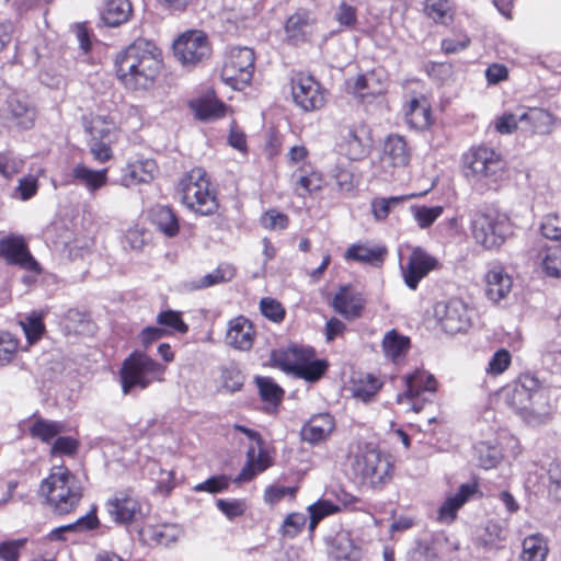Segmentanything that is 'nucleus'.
Here are the masks:
<instances>
[{"label": "nucleus", "instance_id": "1", "mask_svg": "<svg viewBox=\"0 0 561 561\" xmlns=\"http://www.w3.org/2000/svg\"><path fill=\"white\" fill-rule=\"evenodd\" d=\"M162 66L160 49L151 41L137 38L115 57L116 75L129 90H147Z\"/></svg>", "mask_w": 561, "mask_h": 561}, {"label": "nucleus", "instance_id": "2", "mask_svg": "<svg viewBox=\"0 0 561 561\" xmlns=\"http://www.w3.org/2000/svg\"><path fill=\"white\" fill-rule=\"evenodd\" d=\"M506 404L525 422L531 425L543 423L549 414L547 391L538 379L523 375L505 389Z\"/></svg>", "mask_w": 561, "mask_h": 561}, {"label": "nucleus", "instance_id": "3", "mask_svg": "<svg viewBox=\"0 0 561 561\" xmlns=\"http://www.w3.org/2000/svg\"><path fill=\"white\" fill-rule=\"evenodd\" d=\"M38 492L51 511L60 516L75 511L83 496L81 482L64 466L53 468L41 482Z\"/></svg>", "mask_w": 561, "mask_h": 561}, {"label": "nucleus", "instance_id": "4", "mask_svg": "<svg viewBox=\"0 0 561 561\" xmlns=\"http://www.w3.org/2000/svg\"><path fill=\"white\" fill-rule=\"evenodd\" d=\"M465 176L483 193L496 190L504 179L505 162L501 154L491 148H472L463 157Z\"/></svg>", "mask_w": 561, "mask_h": 561}, {"label": "nucleus", "instance_id": "5", "mask_svg": "<svg viewBox=\"0 0 561 561\" xmlns=\"http://www.w3.org/2000/svg\"><path fill=\"white\" fill-rule=\"evenodd\" d=\"M165 367L145 353L134 352L123 363L119 377L124 394L145 390L153 381H162Z\"/></svg>", "mask_w": 561, "mask_h": 561}, {"label": "nucleus", "instance_id": "6", "mask_svg": "<svg viewBox=\"0 0 561 561\" xmlns=\"http://www.w3.org/2000/svg\"><path fill=\"white\" fill-rule=\"evenodd\" d=\"M182 203L199 215L214 214L218 207L215 195L209 191V181L203 169H193L178 185Z\"/></svg>", "mask_w": 561, "mask_h": 561}, {"label": "nucleus", "instance_id": "7", "mask_svg": "<svg viewBox=\"0 0 561 561\" xmlns=\"http://www.w3.org/2000/svg\"><path fill=\"white\" fill-rule=\"evenodd\" d=\"M470 222L473 239L486 250L502 245L511 228L508 217L492 209L471 211Z\"/></svg>", "mask_w": 561, "mask_h": 561}, {"label": "nucleus", "instance_id": "8", "mask_svg": "<svg viewBox=\"0 0 561 561\" xmlns=\"http://www.w3.org/2000/svg\"><path fill=\"white\" fill-rule=\"evenodd\" d=\"M392 466L387 456L375 448L360 450L352 462L353 473L370 488H381L391 478Z\"/></svg>", "mask_w": 561, "mask_h": 561}, {"label": "nucleus", "instance_id": "9", "mask_svg": "<svg viewBox=\"0 0 561 561\" xmlns=\"http://www.w3.org/2000/svg\"><path fill=\"white\" fill-rule=\"evenodd\" d=\"M254 51L249 47H233L228 53L220 77L236 90H242L252 80L254 72Z\"/></svg>", "mask_w": 561, "mask_h": 561}, {"label": "nucleus", "instance_id": "10", "mask_svg": "<svg viewBox=\"0 0 561 561\" xmlns=\"http://www.w3.org/2000/svg\"><path fill=\"white\" fill-rule=\"evenodd\" d=\"M174 56L185 67H195L211 55L208 36L198 30L183 33L173 44Z\"/></svg>", "mask_w": 561, "mask_h": 561}, {"label": "nucleus", "instance_id": "11", "mask_svg": "<svg viewBox=\"0 0 561 561\" xmlns=\"http://www.w3.org/2000/svg\"><path fill=\"white\" fill-rule=\"evenodd\" d=\"M405 391L397 396V402L417 413L430 401L428 396L435 392L436 379L424 370H416L405 377Z\"/></svg>", "mask_w": 561, "mask_h": 561}, {"label": "nucleus", "instance_id": "12", "mask_svg": "<svg viewBox=\"0 0 561 561\" xmlns=\"http://www.w3.org/2000/svg\"><path fill=\"white\" fill-rule=\"evenodd\" d=\"M291 95L295 104L305 112L321 110L327 103V91L311 76L297 75L291 80Z\"/></svg>", "mask_w": 561, "mask_h": 561}, {"label": "nucleus", "instance_id": "13", "mask_svg": "<svg viewBox=\"0 0 561 561\" xmlns=\"http://www.w3.org/2000/svg\"><path fill=\"white\" fill-rule=\"evenodd\" d=\"M434 314L442 329L448 334L463 332L471 323L467 304L458 298L436 302Z\"/></svg>", "mask_w": 561, "mask_h": 561}, {"label": "nucleus", "instance_id": "14", "mask_svg": "<svg viewBox=\"0 0 561 561\" xmlns=\"http://www.w3.org/2000/svg\"><path fill=\"white\" fill-rule=\"evenodd\" d=\"M111 518L121 525L137 522L142 516L141 504L129 491H118L105 503Z\"/></svg>", "mask_w": 561, "mask_h": 561}, {"label": "nucleus", "instance_id": "15", "mask_svg": "<svg viewBox=\"0 0 561 561\" xmlns=\"http://www.w3.org/2000/svg\"><path fill=\"white\" fill-rule=\"evenodd\" d=\"M0 255L9 264L19 265L20 267L39 273V264L30 253L26 243L20 237H9L0 241Z\"/></svg>", "mask_w": 561, "mask_h": 561}, {"label": "nucleus", "instance_id": "16", "mask_svg": "<svg viewBox=\"0 0 561 561\" xmlns=\"http://www.w3.org/2000/svg\"><path fill=\"white\" fill-rule=\"evenodd\" d=\"M437 265L435 257L431 256L421 248L411 252L407 266L402 268L407 286L414 290L422 278H424Z\"/></svg>", "mask_w": 561, "mask_h": 561}, {"label": "nucleus", "instance_id": "17", "mask_svg": "<svg viewBox=\"0 0 561 561\" xmlns=\"http://www.w3.org/2000/svg\"><path fill=\"white\" fill-rule=\"evenodd\" d=\"M367 134V128L364 125L348 126L341 130L340 148L350 160L358 161L368 154Z\"/></svg>", "mask_w": 561, "mask_h": 561}, {"label": "nucleus", "instance_id": "18", "mask_svg": "<svg viewBox=\"0 0 561 561\" xmlns=\"http://www.w3.org/2000/svg\"><path fill=\"white\" fill-rule=\"evenodd\" d=\"M485 295L494 304L508 297L513 287L512 276L499 264L492 265L484 275Z\"/></svg>", "mask_w": 561, "mask_h": 561}, {"label": "nucleus", "instance_id": "19", "mask_svg": "<svg viewBox=\"0 0 561 561\" xmlns=\"http://www.w3.org/2000/svg\"><path fill=\"white\" fill-rule=\"evenodd\" d=\"M334 428L335 422L331 414H314L301 427L300 437L306 443L317 445L324 442Z\"/></svg>", "mask_w": 561, "mask_h": 561}, {"label": "nucleus", "instance_id": "20", "mask_svg": "<svg viewBox=\"0 0 561 561\" xmlns=\"http://www.w3.org/2000/svg\"><path fill=\"white\" fill-rule=\"evenodd\" d=\"M35 116V108L25 96L18 94L9 96L7 101V117L12 124L22 129H28L33 127Z\"/></svg>", "mask_w": 561, "mask_h": 561}, {"label": "nucleus", "instance_id": "21", "mask_svg": "<svg viewBox=\"0 0 561 561\" xmlns=\"http://www.w3.org/2000/svg\"><path fill=\"white\" fill-rule=\"evenodd\" d=\"M314 19L307 10H298L288 16L285 23V34L289 42L294 44L304 43L312 33Z\"/></svg>", "mask_w": 561, "mask_h": 561}, {"label": "nucleus", "instance_id": "22", "mask_svg": "<svg viewBox=\"0 0 561 561\" xmlns=\"http://www.w3.org/2000/svg\"><path fill=\"white\" fill-rule=\"evenodd\" d=\"M227 343L240 351H248L254 341V329L252 323L244 317H238L229 322L226 336Z\"/></svg>", "mask_w": 561, "mask_h": 561}, {"label": "nucleus", "instance_id": "23", "mask_svg": "<svg viewBox=\"0 0 561 561\" xmlns=\"http://www.w3.org/2000/svg\"><path fill=\"white\" fill-rule=\"evenodd\" d=\"M333 308L348 320L360 316L364 308L362 296L348 287H341L333 298Z\"/></svg>", "mask_w": 561, "mask_h": 561}, {"label": "nucleus", "instance_id": "24", "mask_svg": "<svg viewBox=\"0 0 561 561\" xmlns=\"http://www.w3.org/2000/svg\"><path fill=\"white\" fill-rule=\"evenodd\" d=\"M381 160L388 165L405 167L410 161V150L405 139L399 135H390L385 140Z\"/></svg>", "mask_w": 561, "mask_h": 561}, {"label": "nucleus", "instance_id": "25", "mask_svg": "<svg viewBox=\"0 0 561 561\" xmlns=\"http://www.w3.org/2000/svg\"><path fill=\"white\" fill-rule=\"evenodd\" d=\"M71 176L75 184L81 185L90 194H94L106 184L107 169L95 171L80 163L73 167Z\"/></svg>", "mask_w": 561, "mask_h": 561}, {"label": "nucleus", "instance_id": "26", "mask_svg": "<svg viewBox=\"0 0 561 561\" xmlns=\"http://www.w3.org/2000/svg\"><path fill=\"white\" fill-rule=\"evenodd\" d=\"M405 121L412 128L419 130H424L432 125L431 105L426 98H414L409 102Z\"/></svg>", "mask_w": 561, "mask_h": 561}, {"label": "nucleus", "instance_id": "27", "mask_svg": "<svg viewBox=\"0 0 561 561\" xmlns=\"http://www.w3.org/2000/svg\"><path fill=\"white\" fill-rule=\"evenodd\" d=\"M476 491V485L462 484L458 492L445 500L438 510V520L450 524L456 518L458 510L468 501Z\"/></svg>", "mask_w": 561, "mask_h": 561}, {"label": "nucleus", "instance_id": "28", "mask_svg": "<svg viewBox=\"0 0 561 561\" xmlns=\"http://www.w3.org/2000/svg\"><path fill=\"white\" fill-rule=\"evenodd\" d=\"M156 170L157 165L153 160L128 163L121 180L122 185L128 187L139 183H149L153 180Z\"/></svg>", "mask_w": 561, "mask_h": 561}, {"label": "nucleus", "instance_id": "29", "mask_svg": "<svg viewBox=\"0 0 561 561\" xmlns=\"http://www.w3.org/2000/svg\"><path fill=\"white\" fill-rule=\"evenodd\" d=\"M133 13L129 0H107L101 12L102 21L112 27L126 23Z\"/></svg>", "mask_w": 561, "mask_h": 561}, {"label": "nucleus", "instance_id": "30", "mask_svg": "<svg viewBox=\"0 0 561 561\" xmlns=\"http://www.w3.org/2000/svg\"><path fill=\"white\" fill-rule=\"evenodd\" d=\"M519 122L525 124L526 128L535 134H549L553 127L552 115L541 108H529L519 115Z\"/></svg>", "mask_w": 561, "mask_h": 561}, {"label": "nucleus", "instance_id": "31", "mask_svg": "<svg viewBox=\"0 0 561 561\" xmlns=\"http://www.w3.org/2000/svg\"><path fill=\"white\" fill-rule=\"evenodd\" d=\"M386 252V249L381 247L353 244L347 249L345 257L373 266H380L385 260Z\"/></svg>", "mask_w": 561, "mask_h": 561}, {"label": "nucleus", "instance_id": "32", "mask_svg": "<svg viewBox=\"0 0 561 561\" xmlns=\"http://www.w3.org/2000/svg\"><path fill=\"white\" fill-rule=\"evenodd\" d=\"M236 275V268L229 263H220L216 270L190 283L191 289H203L214 285L230 282Z\"/></svg>", "mask_w": 561, "mask_h": 561}, {"label": "nucleus", "instance_id": "33", "mask_svg": "<svg viewBox=\"0 0 561 561\" xmlns=\"http://www.w3.org/2000/svg\"><path fill=\"white\" fill-rule=\"evenodd\" d=\"M151 221L167 237L179 232V221L174 211L168 206H156L151 209Z\"/></svg>", "mask_w": 561, "mask_h": 561}, {"label": "nucleus", "instance_id": "34", "mask_svg": "<svg viewBox=\"0 0 561 561\" xmlns=\"http://www.w3.org/2000/svg\"><path fill=\"white\" fill-rule=\"evenodd\" d=\"M149 540L169 547L175 543L182 536V529L176 524H163L159 526H149L144 529Z\"/></svg>", "mask_w": 561, "mask_h": 561}, {"label": "nucleus", "instance_id": "35", "mask_svg": "<svg viewBox=\"0 0 561 561\" xmlns=\"http://www.w3.org/2000/svg\"><path fill=\"white\" fill-rule=\"evenodd\" d=\"M304 353H309L297 346L287 350L273 351L271 354L272 363L286 373L295 374Z\"/></svg>", "mask_w": 561, "mask_h": 561}, {"label": "nucleus", "instance_id": "36", "mask_svg": "<svg viewBox=\"0 0 561 561\" xmlns=\"http://www.w3.org/2000/svg\"><path fill=\"white\" fill-rule=\"evenodd\" d=\"M548 554L547 540L540 534H533L523 541L524 561H545Z\"/></svg>", "mask_w": 561, "mask_h": 561}, {"label": "nucleus", "instance_id": "37", "mask_svg": "<svg viewBox=\"0 0 561 561\" xmlns=\"http://www.w3.org/2000/svg\"><path fill=\"white\" fill-rule=\"evenodd\" d=\"M311 355V352L304 353L302 359H300L298 367L294 374V376L298 378H302L307 381L313 382L319 380L322 375L327 370V364L322 360H312L309 362L308 357Z\"/></svg>", "mask_w": 561, "mask_h": 561}, {"label": "nucleus", "instance_id": "38", "mask_svg": "<svg viewBox=\"0 0 561 561\" xmlns=\"http://www.w3.org/2000/svg\"><path fill=\"white\" fill-rule=\"evenodd\" d=\"M410 345V340L407 336L399 335L397 331H389L382 340V348L386 356L396 359L404 354Z\"/></svg>", "mask_w": 561, "mask_h": 561}, {"label": "nucleus", "instance_id": "39", "mask_svg": "<svg viewBox=\"0 0 561 561\" xmlns=\"http://www.w3.org/2000/svg\"><path fill=\"white\" fill-rule=\"evenodd\" d=\"M353 92L359 98L379 95L383 92V87L376 78L375 73L358 76L355 80Z\"/></svg>", "mask_w": 561, "mask_h": 561}, {"label": "nucleus", "instance_id": "40", "mask_svg": "<svg viewBox=\"0 0 561 561\" xmlns=\"http://www.w3.org/2000/svg\"><path fill=\"white\" fill-rule=\"evenodd\" d=\"M196 115L202 121H211L225 115L226 106L216 99H202L195 107Z\"/></svg>", "mask_w": 561, "mask_h": 561}, {"label": "nucleus", "instance_id": "41", "mask_svg": "<svg viewBox=\"0 0 561 561\" xmlns=\"http://www.w3.org/2000/svg\"><path fill=\"white\" fill-rule=\"evenodd\" d=\"M424 10L435 22L446 24L451 20V7L448 0H426Z\"/></svg>", "mask_w": 561, "mask_h": 561}, {"label": "nucleus", "instance_id": "42", "mask_svg": "<svg viewBox=\"0 0 561 561\" xmlns=\"http://www.w3.org/2000/svg\"><path fill=\"white\" fill-rule=\"evenodd\" d=\"M541 265L547 276L561 277V245L547 248Z\"/></svg>", "mask_w": 561, "mask_h": 561}, {"label": "nucleus", "instance_id": "43", "mask_svg": "<svg viewBox=\"0 0 561 561\" xmlns=\"http://www.w3.org/2000/svg\"><path fill=\"white\" fill-rule=\"evenodd\" d=\"M62 432V426L57 422L38 419L30 428L33 437H37L43 442H49L53 437Z\"/></svg>", "mask_w": 561, "mask_h": 561}, {"label": "nucleus", "instance_id": "44", "mask_svg": "<svg viewBox=\"0 0 561 561\" xmlns=\"http://www.w3.org/2000/svg\"><path fill=\"white\" fill-rule=\"evenodd\" d=\"M256 386L260 391V396L264 401L270 403H278L283 397V389L274 382L270 377H256Z\"/></svg>", "mask_w": 561, "mask_h": 561}, {"label": "nucleus", "instance_id": "45", "mask_svg": "<svg viewBox=\"0 0 561 561\" xmlns=\"http://www.w3.org/2000/svg\"><path fill=\"white\" fill-rule=\"evenodd\" d=\"M157 323L161 325V328L170 329L182 334L188 331V325L183 321L180 311H161L157 316Z\"/></svg>", "mask_w": 561, "mask_h": 561}, {"label": "nucleus", "instance_id": "46", "mask_svg": "<svg viewBox=\"0 0 561 561\" xmlns=\"http://www.w3.org/2000/svg\"><path fill=\"white\" fill-rule=\"evenodd\" d=\"M221 379L224 388L227 389L229 392L239 391L244 382L243 374L234 364L225 366L221 369Z\"/></svg>", "mask_w": 561, "mask_h": 561}, {"label": "nucleus", "instance_id": "47", "mask_svg": "<svg viewBox=\"0 0 561 561\" xmlns=\"http://www.w3.org/2000/svg\"><path fill=\"white\" fill-rule=\"evenodd\" d=\"M334 20L341 26V30H355L358 23L357 10L346 2H342L334 12Z\"/></svg>", "mask_w": 561, "mask_h": 561}, {"label": "nucleus", "instance_id": "48", "mask_svg": "<svg viewBox=\"0 0 561 561\" xmlns=\"http://www.w3.org/2000/svg\"><path fill=\"white\" fill-rule=\"evenodd\" d=\"M20 324L30 344L37 342L44 332L43 320L37 314L27 316Z\"/></svg>", "mask_w": 561, "mask_h": 561}, {"label": "nucleus", "instance_id": "49", "mask_svg": "<svg viewBox=\"0 0 561 561\" xmlns=\"http://www.w3.org/2000/svg\"><path fill=\"white\" fill-rule=\"evenodd\" d=\"M442 206H415L412 207L413 216L422 229L428 228L442 214Z\"/></svg>", "mask_w": 561, "mask_h": 561}, {"label": "nucleus", "instance_id": "50", "mask_svg": "<svg viewBox=\"0 0 561 561\" xmlns=\"http://www.w3.org/2000/svg\"><path fill=\"white\" fill-rule=\"evenodd\" d=\"M409 197L410 196H392L389 198H376L371 202L373 214L378 220L385 219L393 207Z\"/></svg>", "mask_w": 561, "mask_h": 561}, {"label": "nucleus", "instance_id": "51", "mask_svg": "<svg viewBox=\"0 0 561 561\" xmlns=\"http://www.w3.org/2000/svg\"><path fill=\"white\" fill-rule=\"evenodd\" d=\"M379 388L380 383L378 379L371 375H368L366 378V382L362 381L354 386L353 396L356 399H360L364 402H369L374 399Z\"/></svg>", "mask_w": 561, "mask_h": 561}, {"label": "nucleus", "instance_id": "52", "mask_svg": "<svg viewBox=\"0 0 561 561\" xmlns=\"http://www.w3.org/2000/svg\"><path fill=\"white\" fill-rule=\"evenodd\" d=\"M331 175L335 180L340 191L351 192L354 188V174L347 167L336 163L331 169Z\"/></svg>", "mask_w": 561, "mask_h": 561}, {"label": "nucleus", "instance_id": "53", "mask_svg": "<svg viewBox=\"0 0 561 561\" xmlns=\"http://www.w3.org/2000/svg\"><path fill=\"white\" fill-rule=\"evenodd\" d=\"M18 340L9 332H0V365L10 363L16 354Z\"/></svg>", "mask_w": 561, "mask_h": 561}, {"label": "nucleus", "instance_id": "54", "mask_svg": "<svg viewBox=\"0 0 561 561\" xmlns=\"http://www.w3.org/2000/svg\"><path fill=\"white\" fill-rule=\"evenodd\" d=\"M254 448L248 450V462L242 468L240 474L237 477V482L250 481L255 477L256 473L265 470L266 466L263 463L261 456L254 461Z\"/></svg>", "mask_w": 561, "mask_h": 561}, {"label": "nucleus", "instance_id": "55", "mask_svg": "<svg viewBox=\"0 0 561 561\" xmlns=\"http://www.w3.org/2000/svg\"><path fill=\"white\" fill-rule=\"evenodd\" d=\"M306 522L307 518L301 513L289 514L282 525V535L288 538L296 537L302 530Z\"/></svg>", "mask_w": 561, "mask_h": 561}, {"label": "nucleus", "instance_id": "56", "mask_svg": "<svg viewBox=\"0 0 561 561\" xmlns=\"http://www.w3.org/2000/svg\"><path fill=\"white\" fill-rule=\"evenodd\" d=\"M540 230L547 239L561 240V216L557 214L547 215L541 222Z\"/></svg>", "mask_w": 561, "mask_h": 561}, {"label": "nucleus", "instance_id": "57", "mask_svg": "<svg viewBox=\"0 0 561 561\" xmlns=\"http://www.w3.org/2000/svg\"><path fill=\"white\" fill-rule=\"evenodd\" d=\"M511 364V354L508 351L501 348L496 351L489 362L485 371L490 375H501Z\"/></svg>", "mask_w": 561, "mask_h": 561}, {"label": "nucleus", "instance_id": "58", "mask_svg": "<svg viewBox=\"0 0 561 561\" xmlns=\"http://www.w3.org/2000/svg\"><path fill=\"white\" fill-rule=\"evenodd\" d=\"M477 453L479 455V463L484 469L495 467L501 458L500 450L496 447L483 443L478 445Z\"/></svg>", "mask_w": 561, "mask_h": 561}, {"label": "nucleus", "instance_id": "59", "mask_svg": "<svg viewBox=\"0 0 561 561\" xmlns=\"http://www.w3.org/2000/svg\"><path fill=\"white\" fill-rule=\"evenodd\" d=\"M260 309L264 317L274 322H280L285 317V309L282 304L273 298H263L260 302Z\"/></svg>", "mask_w": 561, "mask_h": 561}, {"label": "nucleus", "instance_id": "60", "mask_svg": "<svg viewBox=\"0 0 561 561\" xmlns=\"http://www.w3.org/2000/svg\"><path fill=\"white\" fill-rule=\"evenodd\" d=\"M79 443L70 436H59L51 445V455L71 456L77 453Z\"/></svg>", "mask_w": 561, "mask_h": 561}, {"label": "nucleus", "instance_id": "61", "mask_svg": "<svg viewBox=\"0 0 561 561\" xmlns=\"http://www.w3.org/2000/svg\"><path fill=\"white\" fill-rule=\"evenodd\" d=\"M261 222L266 229L282 230L287 227L288 218L279 211L268 210L262 216Z\"/></svg>", "mask_w": 561, "mask_h": 561}, {"label": "nucleus", "instance_id": "62", "mask_svg": "<svg viewBox=\"0 0 561 561\" xmlns=\"http://www.w3.org/2000/svg\"><path fill=\"white\" fill-rule=\"evenodd\" d=\"M549 493L556 500L561 501V463L553 462L549 470Z\"/></svg>", "mask_w": 561, "mask_h": 561}, {"label": "nucleus", "instance_id": "63", "mask_svg": "<svg viewBox=\"0 0 561 561\" xmlns=\"http://www.w3.org/2000/svg\"><path fill=\"white\" fill-rule=\"evenodd\" d=\"M518 123H520L519 115L517 116L512 113H504L496 118L494 127L497 133L502 135H510L516 130Z\"/></svg>", "mask_w": 561, "mask_h": 561}, {"label": "nucleus", "instance_id": "64", "mask_svg": "<svg viewBox=\"0 0 561 561\" xmlns=\"http://www.w3.org/2000/svg\"><path fill=\"white\" fill-rule=\"evenodd\" d=\"M25 539L3 541L0 543V558L4 561H18L19 550L24 545Z\"/></svg>", "mask_w": 561, "mask_h": 561}]
</instances>
